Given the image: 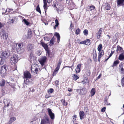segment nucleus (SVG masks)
Returning a JSON list of instances; mask_svg holds the SVG:
<instances>
[{"instance_id": "nucleus-1", "label": "nucleus", "mask_w": 124, "mask_h": 124, "mask_svg": "<svg viewBox=\"0 0 124 124\" xmlns=\"http://www.w3.org/2000/svg\"><path fill=\"white\" fill-rule=\"evenodd\" d=\"M31 72L34 74H35L37 73L39 67V66L35 63L32 64L31 67Z\"/></svg>"}, {"instance_id": "nucleus-2", "label": "nucleus", "mask_w": 124, "mask_h": 124, "mask_svg": "<svg viewBox=\"0 0 124 124\" xmlns=\"http://www.w3.org/2000/svg\"><path fill=\"white\" fill-rule=\"evenodd\" d=\"M0 37L1 39L6 42L8 37V34L3 30H1L0 31Z\"/></svg>"}, {"instance_id": "nucleus-3", "label": "nucleus", "mask_w": 124, "mask_h": 124, "mask_svg": "<svg viewBox=\"0 0 124 124\" xmlns=\"http://www.w3.org/2000/svg\"><path fill=\"white\" fill-rule=\"evenodd\" d=\"M16 48L18 52H22L24 50V47L23 44L21 43H17L16 45Z\"/></svg>"}, {"instance_id": "nucleus-4", "label": "nucleus", "mask_w": 124, "mask_h": 124, "mask_svg": "<svg viewBox=\"0 0 124 124\" xmlns=\"http://www.w3.org/2000/svg\"><path fill=\"white\" fill-rule=\"evenodd\" d=\"M10 54L9 52L8 51H2L1 52L0 56L6 59L8 58L10 55Z\"/></svg>"}, {"instance_id": "nucleus-5", "label": "nucleus", "mask_w": 124, "mask_h": 124, "mask_svg": "<svg viewBox=\"0 0 124 124\" xmlns=\"http://www.w3.org/2000/svg\"><path fill=\"white\" fill-rule=\"evenodd\" d=\"M8 69L7 66L6 65L2 66L0 69V73L1 75L5 76L6 75V71Z\"/></svg>"}, {"instance_id": "nucleus-6", "label": "nucleus", "mask_w": 124, "mask_h": 124, "mask_svg": "<svg viewBox=\"0 0 124 124\" xmlns=\"http://www.w3.org/2000/svg\"><path fill=\"white\" fill-rule=\"evenodd\" d=\"M18 61L17 57V56L15 55H13L10 59V62L14 64H16Z\"/></svg>"}, {"instance_id": "nucleus-7", "label": "nucleus", "mask_w": 124, "mask_h": 124, "mask_svg": "<svg viewBox=\"0 0 124 124\" xmlns=\"http://www.w3.org/2000/svg\"><path fill=\"white\" fill-rule=\"evenodd\" d=\"M62 62V61L61 60H59L57 64V66L54 71L53 74L54 76L57 73L58 71L60 68V65Z\"/></svg>"}, {"instance_id": "nucleus-8", "label": "nucleus", "mask_w": 124, "mask_h": 124, "mask_svg": "<svg viewBox=\"0 0 124 124\" xmlns=\"http://www.w3.org/2000/svg\"><path fill=\"white\" fill-rule=\"evenodd\" d=\"M44 118V119H42L41 121V124H46L49 123V119L48 116H45Z\"/></svg>"}, {"instance_id": "nucleus-9", "label": "nucleus", "mask_w": 124, "mask_h": 124, "mask_svg": "<svg viewBox=\"0 0 124 124\" xmlns=\"http://www.w3.org/2000/svg\"><path fill=\"white\" fill-rule=\"evenodd\" d=\"M46 58L45 56H44L42 57L39 59V61L42 66L44 65V63L46 62Z\"/></svg>"}, {"instance_id": "nucleus-10", "label": "nucleus", "mask_w": 124, "mask_h": 124, "mask_svg": "<svg viewBox=\"0 0 124 124\" xmlns=\"http://www.w3.org/2000/svg\"><path fill=\"white\" fill-rule=\"evenodd\" d=\"M49 115L52 119H53L54 118V114L51 111V110L50 109H47Z\"/></svg>"}, {"instance_id": "nucleus-11", "label": "nucleus", "mask_w": 124, "mask_h": 124, "mask_svg": "<svg viewBox=\"0 0 124 124\" xmlns=\"http://www.w3.org/2000/svg\"><path fill=\"white\" fill-rule=\"evenodd\" d=\"M34 46L33 45L30 43L28 44L27 45L26 48L28 51H31L33 48Z\"/></svg>"}, {"instance_id": "nucleus-12", "label": "nucleus", "mask_w": 124, "mask_h": 124, "mask_svg": "<svg viewBox=\"0 0 124 124\" xmlns=\"http://www.w3.org/2000/svg\"><path fill=\"white\" fill-rule=\"evenodd\" d=\"M17 18L16 16H14L12 18H10L9 19L8 22L10 23H13L14 22L17 20Z\"/></svg>"}, {"instance_id": "nucleus-13", "label": "nucleus", "mask_w": 124, "mask_h": 124, "mask_svg": "<svg viewBox=\"0 0 124 124\" xmlns=\"http://www.w3.org/2000/svg\"><path fill=\"white\" fill-rule=\"evenodd\" d=\"M24 77L25 78H30L31 77V75L29 72L28 71H25L24 73Z\"/></svg>"}, {"instance_id": "nucleus-14", "label": "nucleus", "mask_w": 124, "mask_h": 124, "mask_svg": "<svg viewBox=\"0 0 124 124\" xmlns=\"http://www.w3.org/2000/svg\"><path fill=\"white\" fill-rule=\"evenodd\" d=\"M104 54V53L103 51H99L98 53V61L100 62V58Z\"/></svg>"}, {"instance_id": "nucleus-15", "label": "nucleus", "mask_w": 124, "mask_h": 124, "mask_svg": "<svg viewBox=\"0 0 124 124\" xmlns=\"http://www.w3.org/2000/svg\"><path fill=\"white\" fill-rule=\"evenodd\" d=\"M77 91L78 92L82 94H85L86 93L85 89V88H83L82 90H77Z\"/></svg>"}, {"instance_id": "nucleus-16", "label": "nucleus", "mask_w": 124, "mask_h": 124, "mask_svg": "<svg viewBox=\"0 0 124 124\" xmlns=\"http://www.w3.org/2000/svg\"><path fill=\"white\" fill-rule=\"evenodd\" d=\"M32 32L31 29L28 30V31L27 38L30 39L31 38L32 36Z\"/></svg>"}, {"instance_id": "nucleus-17", "label": "nucleus", "mask_w": 124, "mask_h": 124, "mask_svg": "<svg viewBox=\"0 0 124 124\" xmlns=\"http://www.w3.org/2000/svg\"><path fill=\"white\" fill-rule=\"evenodd\" d=\"M81 66V64H78L77 66V67L75 71L76 73H78L80 72V68Z\"/></svg>"}, {"instance_id": "nucleus-18", "label": "nucleus", "mask_w": 124, "mask_h": 124, "mask_svg": "<svg viewBox=\"0 0 124 124\" xmlns=\"http://www.w3.org/2000/svg\"><path fill=\"white\" fill-rule=\"evenodd\" d=\"M79 115L80 119H82L84 118L85 113L83 111H81L79 113Z\"/></svg>"}, {"instance_id": "nucleus-19", "label": "nucleus", "mask_w": 124, "mask_h": 124, "mask_svg": "<svg viewBox=\"0 0 124 124\" xmlns=\"http://www.w3.org/2000/svg\"><path fill=\"white\" fill-rule=\"evenodd\" d=\"M124 0H118L117 1V5L120 6L124 5Z\"/></svg>"}, {"instance_id": "nucleus-20", "label": "nucleus", "mask_w": 124, "mask_h": 124, "mask_svg": "<svg viewBox=\"0 0 124 124\" xmlns=\"http://www.w3.org/2000/svg\"><path fill=\"white\" fill-rule=\"evenodd\" d=\"M96 92L95 89L94 88H92L90 91V96L92 97L95 94Z\"/></svg>"}, {"instance_id": "nucleus-21", "label": "nucleus", "mask_w": 124, "mask_h": 124, "mask_svg": "<svg viewBox=\"0 0 124 124\" xmlns=\"http://www.w3.org/2000/svg\"><path fill=\"white\" fill-rule=\"evenodd\" d=\"M3 102L5 106H7V107L9 106L10 104V101L9 100L5 99Z\"/></svg>"}, {"instance_id": "nucleus-22", "label": "nucleus", "mask_w": 124, "mask_h": 124, "mask_svg": "<svg viewBox=\"0 0 124 124\" xmlns=\"http://www.w3.org/2000/svg\"><path fill=\"white\" fill-rule=\"evenodd\" d=\"M6 59H5L0 56V64L1 65L3 64L5 62Z\"/></svg>"}, {"instance_id": "nucleus-23", "label": "nucleus", "mask_w": 124, "mask_h": 124, "mask_svg": "<svg viewBox=\"0 0 124 124\" xmlns=\"http://www.w3.org/2000/svg\"><path fill=\"white\" fill-rule=\"evenodd\" d=\"M118 59L121 61H122L124 59V52L120 54L119 55Z\"/></svg>"}, {"instance_id": "nucleus-24", "label": "nucleus", "mask_w": 124, "mask_h": 124, "mask_svg": "<svg viewBox=\"0 0 124 124\" xmlns=\"http://www.w3.org/2000/svg\"><path fill=\"white\" fill-rule=\"evenodd\" d=\"M104 6L106 10H108L110 9V7L108 3H105L104 5Z\"/></svg>"}, {"instance_id": "nucleus-25", "label": "nucleus", "mask_w": 124, "mask_h": 124, "mask_svg": "<svg viewBox=\"0 0 124 124\" xmlns=\"http://www.w3.org/2000/svg\"><path fill=\"white\" fill-rule=\"evenodd\" d=\"M16 120V118L14 117H11L9 120L8 123L9 124H10Z\"/></svg>"}, {"instance_id": "nucleus-26", "label": "nucleus", "mask_w": 124, "mask_h": 124, "mask_svg": "<svg viewBox=\"0 0 124 124\" xmlns=\"http://www.w3.org/2000/svg\"><path fill=\"white\" fill-rule=\"evenodd\" d=\"M42 46L44 47L46 51H48V46L47 44L44 43H42Z\"/></svg>"}, {"instance_id": "nucleus-27", "label": "nucleus", "mask_w": 124, "mask_h": 124, "mask_svg": "<svg viewBox=\"0 0 124 124\" xmlns=\"http://www.w3.org/2000/svg\"><path fill=\"white\" fill-rule=\"evenodd\" d=\"M88 11H90L94 10L95 8V7L93 6H88Z\"/></svg>"}, {"instance_id": "nucleus-28", "label": "nucleus", "mask_w": 124, "mask_h": 124, "mask_svg": "<svg viewBox=\"0 0 124 124\" xmlns=\"http://www.w3.org/2000/svg\"><path fill=\"white\" fill-rule=\"evenodd\" d=\"M55 40V39L54 37L51 40L50 42L49 45L50 46H52L54 43V41Z\"/></svg>"}, {"instance_id": "nucleus-29", "label": "nucleus", "mask_w": 124, "mask_h": 124, "mask_svg": "<svg viewBox=\"0 0 124 124\" xmlns=\"http://www.w3.org/2000/svg\"><path fill=\"white\" fill-rule=\"evenodd\" d=\"M43 1L44 3L43 6L45 10H46L47 9V8L46 7L47 4L46 0H43Z\"/></svg>"}, {"instance_id": "nucleus-30", "label": "nucleus", "mask_w": 124, "mask_h": 124, "mask_svg": "<svg viewBox=\"0 0 124 124\" xmlns=\"http://www.w3.org/2000/svg\"><path fill=\"white\" fill-rule=\"evenodd\" d=\"M55 35L57 39V42H59L60 39V36L59 33L56 32L55 33Z\"/></svg>"}, {"instance_id": "nucleus-31", "label": "nucleus", "mask_w": 124, "mask_h": 124, "mask_svg": "<svg viewBox=\"0 0 124 124\" xmlns=\"http://www.w3.org/2000/svg\"><path fill=\"white\" fill-rule=\"evenodd\" d=\"M79 78V77L75 74H74L73 76H72L73 79L75 81L77 80V79H78Z\"/></svg>"}, {"instance_id": "nucleus-32", "label": "nucleus", "mask_w": 124, "mask_h": 124, "mask_svg": "<svg viewBox=\"0 0 124 124\" xmlns=\"http://www.w3.org/2000/svg\"><path fill=\"white\" fill-rule=\"evenodd\" d=\"M119 66L120 67L119 69L120 70L124 69V63H121L119 65Z\"/></svg>"}, {"instance_id": "nucleus-33", "label": "nucleus", "mask_w": 124, "mask_h": 124, "mask_svg": "<svg viewBox=\"0 0 124 124\" xmlns=\"http://www.w3.org/2000/svg\"><path fill=\"white\" fill-rule=\"evenodd\" d=\"M5 84V81L3 79H2L0 82V86H4Z\"/></svg>"}, {"instance_id": "nucleus-34", "label": "nucleus", "mask_w": 124, "mask_h": 124, "mask_svg": "<svg viewBox=\"0 0 124 124\" xmlns=\"http://www.w3.org/2000/svg\"><path fill=\"white\" fill-rule=\"evenodd\" d=\"M102 48V45L101 44H100L99 45L98 47V50L99 51H102V50H101V48Z\"/></svg>"}, {"instance_id": "nucleus-35", "label": "nucleus", "mask_w": 124, "mask_h": 124, "mask_svg": "<svg viewBox=\"0 0 124 124\" xmlns=\"http://www.w3.org/2000/svg\"><path fill=\"white\" fill-rule=\"evenodd\" d=\"M85 44L86 45H89L90 44V41L89 39H87L85 41Z\"/></svg>"}, {"instance_id": "nucleus-36", "label": "nucleus", "mask_w": 124, "mask_h": 124, "mask_svg": "<svg viewBox=\"0 0 124 124\" xmlns=\"http://www.w3.org/2000/svg\"><path fill=\"white\" fill-rule=\"evenodd\" d=\"M119 61L118 60H116L114 62L113 64V66H115L118 64L119 63Z\"/></svg>"}, {"instance_id": "nucleus-37", "label": "nucleus", "mask_w": 124, "mask_h": 124, "mask_svg": "<svg viewBox=\"0 0 124 124\" xmlns=\"http://www.w3.org/2000/svg\"><path fill=\"white\" fill-rule=\"evenodd\" d=\"M122 48L119 46H117V49L116 50V51H121V52L123 51Z\"/></svg>"}, {"instance_id": "nucleus-38", "label": "nucleus", "mask_w": 124, "mask_h": 124, "mask_svg": "<svg viewBox=\"0 0 124 124\" xmlns=\"http://www.w3.org/2000/svg\"><path fill=\"white\" fill-rule=\"evenodd\" d=\"M22 21L24 22V23L27 25H29L30 24L29 22L27 21L25 19H23Z\"/></svg>"}, {"instance_id": "nucleus-39", "label": "nucleus", "mask_w": 124, "mask_h": 124, "mask_svg": "<svg viewBox=\"0 0 124 124\" xmlns=\"http://www.w3.org/2000/svg\"><path fill=\"white\" fill-rule=\"evenodd\" d=\"M36 10L40 14H41V11L39 5L37 6V7Z\"/></svg>"}, {"instance_id": "nucleus-40", "label": "nucleus", "mask_w": 124, "mask_h": 124, "mask_svg": "<svg viewBox=\"0 0 124 124\" xmlns=\"http://www.w3.org/2000/svg\"><path fill=\"white\" fill-rule=\"evenodd\" d=\"M8 84H9V85H10L12 88H15V85L14 84H12L10 82H7Z\"/></svg>"}, {"instance_id": "nucleus-41", "label": "nucleus", "mask_w": 124, "mask_h": 124, "mask_svg": "<svg viewBox=\"0 0 124 124\" xmlns=\"http://www.w3.org/2000/svg\"><path fill=\"white\" fill-rule=\"evenodd\" d=\"M103 29L102 28H100L99 30L98 31L97 33H98V34H101L102 32Z\"/></svg>"}, {"instance_id": "nucleus-42", "label": "nucleus", "mask_w": 124, "mask_h": 124, "mask_svg": "<svg viewBox=\"0 0 124 124\" xmlns=\"http://www.w3.org/2000/svg\"><path fill=\"white\" fill-rule=\"evenodd\" d=\"M93 57L94 60H97V55L96 53L95 54H94L93 55Z\"/></svg>"}, {"instance_id": "nucleus-43", "label": "nucleus", "mask_w": 124, "mask_h": 124, "mask_svg": "<svg viewBox=\"0 0 124 124\" xmlns=\"http://www.w3.org/2000/svg\"><path fill=\"white\" fill-rule=\"evenodd\" d=\"M55 23H56V24L55 25V27H57L58 25H59V23L57 19H56L55 20Z\"/></svg>"}, {"instance_id": "nucleus-44", "label": "nucleus", "mask_w": 124, "mask_h": 124, "mask_svg": "<svg viewBox=\"0 0 124 124\" xmlns=\"http://www.w3.org/2000/svg\"><path fill=\"white\" fill-rule=\"evenodd\" d=\"M83 33L85 35H87L88 34V30H85L84 31Z\"/></svg>"}, {"instance_id": "nucleus-45", "label": "nucleus", "mask_w": 124, "mask_h": 124, "mask_svg": "<svg viewBox=\"0 0 124 124\" xmlns=\"http://www.w3.org/2000/svg\"><path fill=\"white\" fill-rule=\"evenodd\" d=\"M79 32L80 29L79 28H78L76 30L75 33L77 35H78L79 33Z\"/></svg>"}, {"instance_id": "nucleus-46", "label": "nucleus", "mask_w": 124, "mask_h": 124, "mask_svg": "<svg viewBox=\"0 0 124 124\" xmlns=\"http://www.w3.org/2000/svg\"><path fill=\"white\" fill-rule=\"evenodd\" d=\"M96 34L97 35V38L98 39H100V38L101 34H98V33H97Z\"/></svg>"}, {"instance_id": "nucleus-47", "label": "nucleus", "mask_w": 124, "mask_h": 124, "mask_svg": "<svg viewBox=\"0 0 124 124\" xmlns=\"http://www.w3.org/2000/svg\"><path fill=\"white\" fill-rule=\"evenodd\" d=\"M59 84V82L58 81L56 80L55 81V85L56 86L58 87V85Z\"/></svg>"}, {"instance_id": "nucleus-48", "label": "nucleus", "mask_w": 124, "mask_h": 124, "mask_svg": "<svg viewBox=\"0 0 124 124\" xmlns=\"http://www.w3.org/2000/svg\"><path fill=\"white\" fill-rule=\"evenodd\" d=\"M30 82L29 81V79H27L26 80V84H28L30 83Z\"/></svg>"}, {"instance_id": "nucleus-49", "label": "nucleus", "mask_w": 124, "mask_h": 124, "mask_svg": "<svg viewBox=\"0 0 124 124\" xmlns=\"http://www.w3.org/2000/svg\"><path fill=\"white\" fill-rule=\"evenodd\" d=\"M106 108L105 107H104L103 108H102L101 110V111L102 112H104L106 109Z\"/></svg>"}, {"instance_id": "nucleus-50", "label": "nucleus", "mask_w": 124, "mask_h": 124, "mask_svg": "<svg viewBox=\"0 0 124 124\" xmlns=\"http://www.w3.org/2000/svg\"><path fill=\"white\" fill-rule=\"evenodd\" d=\"M122 85H124V77L122 79Z\"/></svg>"}, {"instance_id": "nucleus-51", "label": "nucleus", "mask_w": 124, "mask_h": 124, "mask_svg": "<svg viewBox=\"0 0 124 124\" xmlns=\"http://www.w3.org/2000/svg\"><path fill=\"white\" fill-rule=\"evenodd\" d=\"M86 73L88 76H89L90 75V71L89 70L87 71L86 72Z\"/></svg>"}, {"instance_id": "nucleus-52", "label": "nucleus", "mask_w": 124, "mask_h": 124, "mask_svg": "<svg viewBox=\"0 0 124 124\" xmlns=\"http://www.w3.org/2000/svg\"><path fill=\"white\" fill-rule=\"evenodd\" d=\"M37 54L39 56L41 54V51H38V52H37Z\"/></svg>"}, {"instance_id": "nucleus-53", "label": "nucleus", "mask_w": 124, "mask_h": 124, "mask_svg": "<svg viewBox=\"0 0 124 124\" xmlns=\"http://www.w3.org/2000/svg\"><path fill=\"white\" fill-rule=\"evenodd\" d=\"M53 91H54V90L53 89H52V88L50 89H49V92H50L49 93H52L53 92Z\"/></svg>"}, {"instance_id": "nucleus-54", "label": "nucleus", "mask_w": 124, "mask_h": 124, "mask_svg": "<svg viewBox=\"0 0 124 124\" xmlns=\"http://www.w3.org/2000/svg\"><path fill=\"white\" fill-rule=\"evenodd\" d=\"M63 103L64 105L66 106L67 104V102H66L65 100L63 101Z\"/></svg>"}, {"instance_id": "nucleus-55", "label": "nucleus", "mask_w": 124, "mask_h": 124, "mask_svg": "<svg viewBox=\"0 0 124 124\" xmlns=\"http://www.w3.org/2000/svg\"><path fill=\"white\" fill-rule=\"evenodd\" d=\"M113 53V51H111V52L110 54V55L109 56V58L110 57L112 56Z\"/></svg>"}, {"instance_id": "nucleus-56", "label": "nucleus", "mask_w": 124, "mask_h": 124, "mask_svg": "<svg viewBox=\"0 0 124 124\" xmlns=\"http://www.w3.org/2000/svg\"><path fill=\"white\" fill-rule=\"evenodd\" d=\"M80 44H85V41L80 42Z\"/></svg>"}, {"instance_id": "nucleus-57", "label": "nucleus", "mask_w": 124, "mask_h": 124, "mask_svg": "<svg viewBox=\"0 0 124 124\" xmlns=\"http://www.w3.org/2000/svg\"><path fill=\"white\" fill-rule=\"evenodd\" d=\"M13 9H10L9 8L8 9V12H10V11H13Z\"/></svg>"}, {"instance_id": "nucleus-58", "label": "nucleus", "mask_w": 124, "mask_h": 124, "mask_svg": "<svg viewBox=\"0 0 124 124\" xmlns=\"http://www.w3.org/2000/svg\"><path fill=\"white\" fill-rule=\"evenodd\" d=\"M52 1V0H47V2L48 3H50Z\"/></svg>"}, {"instance_id": "nucleus-59", "label": "nucleus", "mask_w": 124, "mask_h": 124, "mask_svg": "<svg viewBox=\"0 0 124 124\" xmlns=\"http://www.w3.org/2000/svg\"><path fill=\"white\" fill-rule=\"evenodd\" d=\"M72 90V89L71 88H68V91L69 92H71Z\"/></svg>"}, {"instance_id": "nucleus-60", "label": "nucleus", "mask_w": 124, "mask_h": 124, "mask_svg": "<svg viewBox=\"0 0 124 124\" xmlns=\"http://www.w3.org/2000/svg\"><path fill=\"white\" fill-rule=\"evenodd\" d=\"M121 70V71L122 73L123 74H124V69L123 70Z\"/></svg>"}, {"instance_id": "nucleus-61", "label": "nucleus", "mask_w": 124, "mask_h": 124, "mask_svg": "<svg viewBox=\"0 0 124 124\" xmlns=\"http://www.w3.org/2000/svg\"><path fill=\"white\" fill-rule=\"evenodd\" d=\"M3 27L2 24L0 22V28H1Z\"/></svg>"}, {"instance_id": "nucleus-62", "label": "nucleus", "mask_w": 124, "mask_h": 124, "mask_svg": "<svg viewBox=\"0 0 124 124\" xmlns=\"http://www.w3.org/2000/svg\"><path fill=\"white\" fill-rule=\"evenodd\" d=\"M101 74H100V75L97 78L98 79H99V78H100L101 77Z\"/></svg>"}, {"instance_id": "nucleus-63", "label": "nucleus", "mask_w": 124, "mask_h": 124, "mask_svg": "<svg viewBox=\"0 0 124 124\" xmlns=\"http://www.w3.org/2000/svg\"><path fill=\"white\" fill-rule=\"evenodd\" d=\"M8 10V9H7L6 10V11H5V12L4 13V12H3L2 13V14L3 15V14H6V13L7 10Z\"/></svg>"}, {"instance_id": "nucleus-64", "label": "nucleus", "mask_w": 124, "mask_h": 124, "mask_svg": "<svg viewBox=\"0 0 124 124\" xmlns=\"http://www.w3.org/2000/svg\"><path fill=\"white\" fill-rule=\"evenodd\" d=\"M65 67H69V68H71V67H70V66H66L65 67H63V68H64Z\"/></svg>"}]
</instances>
